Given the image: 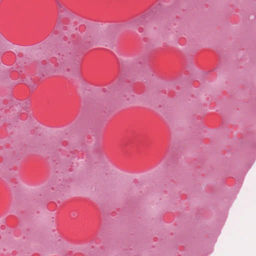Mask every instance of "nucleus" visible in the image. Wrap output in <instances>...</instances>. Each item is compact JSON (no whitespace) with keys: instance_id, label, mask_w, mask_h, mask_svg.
Wrapping results in <instances>:
<instances>
[{"instance_id":"nucleus-2","label":"nucleus","mask_w":256,"mask_h":256,"mask_svg":"<svg viewBox=\"0 0 256 256\" xmlns=\"http://www.w3.org/2000/svg\"><path fill=\"white\" fill-rule=\"evenodd\" d=\"M146 24V16H142L132 20L128 24L129 26L134 28L144 26Z\"/></svg>"},{"instance_id":"nucleus-3","label":"nucleus","mask_w":256,"mask_h":256,"mask_svg":"<svg viewBox=\"0 0 256 256\" xmlns=\"http://www.w3.org/2000/svg\"><path fill=\"white\" fill-rule=\"evenodd\" d=\"M70 216L72 218H76L77 216V214L76 212L72 213L70 214Z\"/></svg>"},{"instance_id":"nucleus-1","label":"nucleus","mask_w":256,"mask_h":256,"mask_svg":"<svg viewBox=\"0 0 256 256\" xmlns=\"http://www.w3.org/2000/svg\"><path fill=\"white\" fill-rule=\"evenodd\" d=\"M72 58V54L69 48H61L58 50L56 59L62 63L68 62Z\"/></svg>"}]
</instances>
